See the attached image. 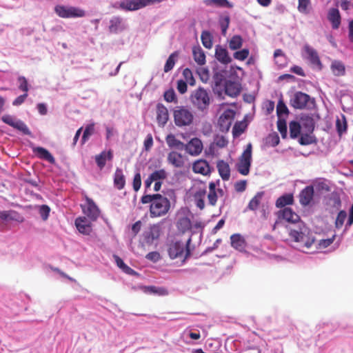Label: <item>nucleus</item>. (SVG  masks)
I'll list each match as a JSON object with an SVG mask.
<instances>
[{
    "mask_svg": "<svg viewBox=\"0 0 353 353\" xmlns=\"http://www.w3.org/2000/svg\"><path fill=\"white\" fill-rule=\"evenodd\" d=\"M141 202L143 204L150 203V216L152 219L165 216L170 209V200L160 194L143 195Z\"/></svg>",
    "mask_w": 353,
    "mask_h": 353,
    "instance_id": "f257e3e1",
    "label": "nucleus"
},
{
    "mask_svg": "<svg viewBox=\"0 0 353 353\" xmlns=\"http://www.w3.org/2000/svg\"><path fill=\"white\" fill-rule=\"evenodd\" d=\"M290 236L296 243L301 250L309 252L310 250L315 245V239L310 229L305 225L299 227L298 230H292Z\"/></svg>",
    "mask_w": 353,
    "mask_h": 353,
    "instance_id": "f03ea898",
    "label": "nucleus"
},
{
    "mask_svg": "<svg viewBox=\"0 0 353 353\" xmlns=\"http://www.w3.org/2000/svg\"><path fill=\"white\" fill-rule=\"evenodd\" d=\"M190 101L194 108L201 112L208 110L210 103L209 94L202 87H199L191 92Z\"/></svg>",
    "mask_w": 353,
    "mask_h": 353,
    "instance_id": "7ed1b4c3",
    "label": "nucleus"
},
{
    "mask_svg": "<svg viewBox=\"0 0 353 353\" xmlns=\"http://www.w3.org/2000/svg\"><path fill=\"white\" fill-rule=\"evenodd\" d=\"M191 239L190 238L186 243L185 246L180 241H172L168 245V253L169 256L172 259H183L185 261L190 255L189 245Z\"/></svg>",
    "mask_w": 353,
    "mask_h": 353,
    "instance_id": "20e7f679",
    "label": "nucleus"
},
{
    "mask_svg": "<svg viewBox=\"0 0 353 353\" xmlns=\"http://www.w3.org/2000/svg\"><path fill=\"white\" fill-rule=\"evenodd\" d=\"M162 228L160 223L150 225V227L144 230L141 235L139 243L142 247L145 245H152L154 241H157L161 234Z\"/></svg>",
    "mask_w": 353,
    "mask_h": 353,
    "instance_id": "39448f33",
    "label": "nucleus"
},
{
    "mask_svg": "<svg viewBox=\"0 0 353 353\" xmlns=\"http://www.w3.org/2000/svg\"><path fill=\"white\" fill-rule=\"evenodd\" d=\"M174 123L178 127L190 125L194 119L192 112L186 107L177 106L173 112Z\"/></svg>",
    "mask_w": 353,
    "mask_h": 353,
    "instance_id": "423d86ee",
    "label": "nucleus"
},
{
    "mask_svg": "<svg viewBox=\"0 0 353 353\" xmlns=\"http://www.w3.org/2000/svg\"><path fill=\"white\" fill-rule=\"evenodd\" d=\"M276 216L277 219L273 225V230L275 229L276 225L281 223L283 221L289 223H296L301 219L299 215L290 207L279 210L276 212Z\"/></svg>",
    "mask_w": 353,
    "mask_h": 353,
    "instance_id": "0eeeda50",
    "label": "nucleus"
},
{
    "mask_svg": "<svg viewBox=\"0 0 353 353\" xmlns=\"http://www.w3.org/2000/svg\"><path fill=\"white\" fill-rule=\"evenodd\" d=\"M252 144L248 143L245 150L241 154L239 162L237 164V170L242 175L245 176L249 174L252 160Z\"/></svg>",
    "mask_w": 353,
    "mask_h": 353,
    "instance_id": "6e6552de",
    "label": "nucleus"
},
{
    "mask_svg": "<svg viewBox=\"0 0 353 353\" xmlns=\"http://www.w3.org/2000/svg\"><path fill=\"white\" fill-rule=\"evenodd\" d=\"M54 11L61 18L83 17L85 15L83 10L73 6H57Z\"/></svg>",
    "mask_w": 353,
    "mask_h": 353,
    "instance_id": "1a4fd4ad",
    "label": "nucleus"
},
{
    "mask_svg": "<svg viewBox=\"0 0 353 353\" xmlns=\"http://www.w3.org/2000/svg\"><path fill=\"white\" fill-rule=\"evenodd\" d=\"M85 203L81 205L82 212L89 219L94 221L99 216L100 210L94 201L87 195H85Z\"/></svg>",
    "mask_w": 353,
    "mask_h": 353,
    "instance_id": "9d476101",
    "label": "nucleus"
},
{
    "mask_svg": "<svg viewBox=\"0 0 353 353\" xmlns=\"http://www.w3.org/2000/svg\"><path fill=\"white\" fill-rule=\"evenodd\" d=\"M311 101L310 97L302 92H297L290 100V105L296 109H304Z\"/></svg>",
    "mask_w": 353,
    "mask_h": 353,
    "instance_id": "9b49d317",
    "label": "nucleus"
},
{
    "mask_svg": "<svg viewBox=\"0 0 353 353\" xmlns=\"http://www.w3.org/2000/svg\"><path fill=\"white\" fill-rule=\"evenodd\" d=\"M234 117V112L231 110H225L218 120V125L221 132H228L230 128Z\"/></svg>",
    "mask_w": 353,
    "mask_h": 353,
    "instance_id": "f8f14e48",
    "label": "nucleus"
},
{
    "mask_svg": "<svg viewBox=\"0 0 353 353\" xmlns=\"http://www.w3.org/2000/svg\"><path fill=\"white\" fill-rule=\"evenodd\" d=\"M224 191L221 188H216V185L214 182L209 183V192L208 194V202L211 206H215L219 196H223Z\"/></svg>",
    "mask_w": 353,
    "mask_h": 353,
    "instance_id": "ddd939ff",
    "label": "nucleus"
},
{
    "mask_svg": "<svg viewBox=\"0 0 353 353\" xmlns=\"http://www.w3.org/2000/svg\"><path fill=\"white\" fill-rule=\"evenodd\" d=\"M2 121L5 123L23 132L25 134H30L29 128L23 121H17L13 117L10 115L6 114L3 116Z\"/></svg>",
    "mask_w": 353,
    "mask_h": 353,
    "instance_id": "4468645a",
    "label": "nucleus"
},
{
    "mask_svg": "<svg viewBox=\"0 0 353 353\" xmlns=\"http://www.w3.org/2000/svg\"><path fill=\"white\" fill-rule=\"evenodd\" d=\"M203 143L198 138L192 139L187 144H185L184 149L192 156L200 154L203 150Z\"/></svg>",
    "mask_w": 353,
    "mask_h": 353,
    "instance_id": "2eb2a0df",
    "label": "nucleus"
},
{
    "mask_svg": "<svg viewBox=\"0 0 353 353\" xmlns=\"http://www.w3.org/2000/svg\"><path fill=\"white\" fill-rule=\"evenodd\" d=\"M75 225L79 232L85 235H89L92 230L91 220L85 216H79L75 220Z\"/></svg>",
    "mask_w": 353,
    "mask_h": 353,
    "instance_id": "dca6fc26",
    "label": "nucleus"
},
{
    "mask_svg": "<svg viewBox=\"0 0 353 353\" xmlns=\"http://www.w3.org/2000/svg\"><path fill=\"white\" fill-rule=\"evenodd\" d=\"M121 9L127 11L137 10L145 7L143 0H124L119 4Z\"/></svg>",
    "mask_w": 353,
    "mask_h": 353,
    "instance_id": "f3484780",
    "label": "nucleus"
},
{
    "mask_svg": "<svg viewBox=\"0 0 353 353\" xmlns=\"http://www.w3.org/2000/svg\"><path fill=\"white\" fill-rule=\"evenodd\" d=\"M314 192V188L312 185L307 186L303 189L299 195L301 205L304 207L308 205L313 199Z\"/></svg>",
    "mask_w": 353,
    "mask_h": 353,
    "instance_id": "a211bd4d",
    "label": "nucleus"
},
{
    "mask_svg": "<svg viewBox=\"0 0 353 353\" xmlns=\"http://www.w3.org/2000/svg\"><path fill=\"white\" fill-rule=\"evenodd\" d=\"M327 20L330 22L332 29L337 30L341 23V16L339 9L330 8L327 12Z\"/></svg>",
    "mask_w": 353,
    "mask_h": 353,
    "instance_id": "6ab92c4d",
    "label": "nucleus"
},
{
    "mask_svg": "<svg viewBox=\"0 0 353 353\" xmlns=\"http://www.w3.org/2000/svg\"><path fill=\"white\" fill-rule=\"evenodd\" d=\"M167 178V172L165 170L161 169L155 170L150 174L148 179L145 181V188H148L151 186L153 182L162 181Z\"/></svg>",
    "mask_w": 353,
    "mask_h": 353,
    "instance_id": "aec40b11",
    "label": "nucleus"
},
{
    "mask_svg": "<svg viewBox=\"0 0 353 353\" xmlns=\"http://www.w3.org/2000/svg\"><path fill=\"white\" fill-rule=\"evenodd\" d=\"M194 172L203 175H208L210 173V167L208 162L204 159L196 161L192 165Z\"/></svg>",
    "mask_w": 353,
    "mask_h": 353,
    "instance_id": "412c9836",
    "label": "nucleus"
},
{
    "mask_svg": "<svg viewBox=\"0 0 353 353\" xmlns=\"http://www.w3.org/2000/svg\"><path fill=\"white\" fill-rule=\"evenodd\" d=\"M206 189L205 188H198L193 194V199L196 206L201 210L205 208V198Z\"/></svg>",
    "mask_w": 353,
    "mask_h": 353,
    "instance_id": "4be33fe9",
    "label": "nucleus"
},
{
    "mask_svg": "<svg viewBox=\"0 0 353 353\" xmlns=\"http://www.w3.org/2000/svg\"><path fill=\"white\" fill-rule=\"evenodd\" d=\"M0 219L3 221H14L22 223L23 217L14 210L0 211Z\"/></svg>",
    "mask_w": 353,
    "mask_h": 353,
    "instance_id": "5701e85b",
    "label": "nucleus"
},
{
    "mask_svg": "<svg viewBox=\"0 0 353 353\" xmlns=\"http://www.w3.org/2000/svg\"><path fill=\"white\" fill-rule=\"evenodd\" d=\"M215 57L223 64H228L232 61L228 50L221 46H216L215 48Z\"/></svg>",
    "mask_w": 353,
    "mask_h": 353,
    "instance_id": "b1692460",
    "label": "nucleus"
},
{
    "mask_svg": "<svg viewBox=\"0 0 353 353\" xmlns=\"http://www.w3.org/2000/svg\"><path fill=\"white\" fill-rule=\"evenodd\" d=\"M241 89V84L237 82L232 81H228L225 82V92L230 97H235L238 96L240 94Z\"/></svg>",
    "mask_w": 353,
    "mask_h": 353,
    "instance_id": "393cba45",
    "label": "nucleus"
},
{
    "mask_svg": "<svg viewBox=\"0 0 353 353\" xmlns=\"http://www.w3.org/2000/svg\"><path fill=\"white\" fill-rule=\"evenodd\" d=\"M169 118L168 111L162 103L157 105V120L160 125H164Z\"/></svg>",
    "mask_w": 353,
    "mask_h": 353,
    "instance_id": "a878e982",
    "label": "nucleus"
},
{
    "mask_svg": "<svg viewBox=\"0 0 353 353\" xmlns=\"http://www.w3.org/2000/svg\"><path fill=\"white\" fill-rule=\"evenodd\" d=\"M113 159V153L111 150L101 152L99 154L95 156V161L97 166L102 169L104 168L106 163V161H112Z\"/></svg>",
    "mask_w": 353,
    "mask_h": 353,
    "instance_id": "bb28decb",
    "label": "nucleus"
},
{
    "mask_svg": "<svg viewBox=\"0 0 353 353\" xmlns=\"http://www.w3.org/2000/svg\"><path fill=\"white\" fill-rule=\"evenodd\" d=\"M219 175L223 181H228L230 176V169L228 163L223 160H219L216 163Z\"/></svg>",
    "mask_w": 353,
    "mask_h": 353,
    "instance_id": "cd10ccee",
    "label": "nucleus"
},
{
    "mask_svg": "<svg viewBox=\"0 0 353 353\" xmlns=\"http://www.w3.org/2000/svg\"><path fill=\"white\" fill-rule=\"evenodd\" d=\"M304 50L307 55V59L310 60V63L312 65H317L319 67L321 66V62L320 61L319 54L316 50H314L308 45H305L304 46Z\"/></svg>",
    "mask_w": 353,
    "mask_h": 353,
    "instance_id": "c85d7f7f",
    "label": "nucleus"
},
{
    "mask_svg": "<svg viewBox=\"0 0 353 353\" xmlns=\"http://www.w3.org/2000/svg\"><path fill=\"white\" fill-rule=\"evenodd\" d=\"M231 245L236 250L243 251L246 247V242L240 234H234L230 236Z\"/></svg>",
    "mask_w": 353,
    "mask_h": 353,
    "instance_id": "c756f323",
    "label": "nucleus"
},
{
    "mask_svg": "<svg viewBox=\"0 0 353 353\" xmlns=\"http://www.w3.org/2000/svg\"><path fill=\"white\" fill-rule=\"evenodd\" d=\"M294 196L292 194H285L279 196L275 203V205L278 208H287V205H290L294 203Z\"/></svg>",
    "mask_w": 353,
    "mask_h": 353,
    "instance_id": "7c9ffc66",
    "label": "nucleus"
},
{
    "mask_svg": "<svg viewBox=\"0 0 353 353\" xmlns=\"http://www.w3.org/2000/svg\"><path fill=\"white\" fill-rule=\"evenodd\" d=\"M168 161L176 168H182L184 165L183 156L176 152L172 151L168 154Z\"/></svg>",
    "mask_w": 353,
    "mask_h": 353,
    "instance_id": "2f4dec72",
    "label": "nucleus"
},
{
    "mask_svg": "<svg viewBox=\"0 0 353 353\" xmlns=\"http://www.w3.org/2000/svg\"><path fill=\"white\" fill-rule=\"evenodd\" d=\"M125 185V177L121 168H117L114 174V185L121 190L124 188Z\"/></svg>",
    "mask_w": 353,
    "mask_h": 353,
    "instance_id": "473e14b6",
    "label": "nucleus"
},
{
    "mask_svg": "<svg viewBox=\"0 0 353 353\" xmlns=\"http://www.w3.org/2000/svg\"><path fill=\"white\" fill-rule=\"evenodd\" d=\"M34 152L41 159L48 161L50 163H54L55 159L50 152L44 148L37 147L33 150Z\"/></svg>",
    "mask_w": 353,
    "mask_h": 353,
    "instance_id": "72a5a7b5",
    "label": "nucleus"
},
{
    "mask_svg": "<svg viewBox=\"0 0 353 353\" xmlns=\"http://www.w3.org/2000/svg\"><path fill=\"white\" fill-rule=\"evenodd\" d=\"M125 29L122 19L119 17H113L110 21L109 30L112 33H117Z\"/></svg>",
    "mask_w": 353,
    "mask_h": 353,
    "instance_id": "f704fd0d",
    "label": "nucleus"
},
{
    "mask_svg": "<svg viewBox=\"0 0 353 353\" xmlns=\"http://www.w3.org/2000/svg\"><path fill=\"white\" fill-rule=\"evenodd\" d=\"M193 58L199 65L205 64V54L200 46L194 47L192 49Z\"/></svg>",
    "mask_w": 353,
    "mask_h": 353,
    "instance_id": "c9c22d12",
    "label": "nucleus"
},
{
    "mask_svg": "<svg viewBox=\"0 0 353 353\" xmlns=\"http://www.w3.org/2000/svg\"><path fill=\"white\" fill-rule=\"evenodd\" d=\"M301 128H303L306 132L312 133L314 130V119L309 116L302 117L301 120Z\"/></svg>",
    "mask_w": 353,
    "mask_h": 353,
    "instance_id": "e433bc0d",
    "label": "nucleus"
},
{
    "mask_svg": "<svg viewBox=\"0 0 353 353\" xmlns=\"http://www.w3.org/2000/svg\"><path fill=\"white\" fill-rule=\"evenodd\" d=\"M168 145L171 148H176L179 150L184 149L185 144L181 141L176 139L174 134H170L165 138Z\"/></svg>",
    "mask_w": 353,
    "mask_h": 353,
    "instance_id": "4c0bfd02",
    "label": "nucleus"
},
{
    "mask_svg": "<svg viewBox=\"0 0 353 353\" xmlns=\"http://www.w3.org/2000/svg\"><path fill=\"white\" fill-rule=\"evenodd\" d=\"M336 129L339 137H341L342 135L347 132V123L345 119V117L342 114L341 118H337L336 120Z\"/></svg>",
    "mask_w": 353,
    "mask_h": 353,
    "instance_id": "58836bf2",
    "label": "nucleus"
},
{
    "mask_svg": "<svg viewBox=\"0 0 353 353\" xmlns=\"http://www.w3.org/2000/svg\"><path fill=\"white\" fill-rule=\"evenodd\" d=\"M177 228L183 233L190 230L192 228V223L189 218L181 217L177 222Z\"/></svg>",
    "mask_w": 353,
    "mask_h": 353,
    "instance_id": "ea45409f",
    "label": "nucleus"
},
{
    "mask_svg": "<svg viewBox=\"0 0 353 353\" xmlns=\"http://www.w3.org/2000/svg\"><path fill=\"white\" fill-rule=\"evenodd\" d=\"M290 135L292 139L297 138L301 133V125L297 121H291L289 124Z\"/></svg>",
    "mask_w": 353,
    "mask_h": 353,
    "instance_id": "a19ab883",
    "label": "nucleus"
},
{
    "mask_svg": "<svg viewBox=\"0 0 353 353\" xmlns=\"http://www.w3.org/2000/svg\"><path fill=\"white\" fill-rule=\"evenodd\" d=\"M316 137L312 133L306 132L302 134L299 138V142L302 145H310L316 143Z\"/></svg>",
    "mask_w": 353,
    "mask_h": 353,
    "instance_id": "79ce46f5",
    "label": "nucleus"
},
{
    "mask_svg": "<svg viewBox=\"0 0 353 353\" xmlns=\"http://www.w3.org/2000/svg\"><path fill=\"white\" fill-rule=\"evenodd\" d=\"M179 53L177 52H174L172 53L168 59H167L165 64L164 65V72H168L172 70L175 65L176 58L178 57Z\"/></svg>",
    "mask_w": 353,
    "mask_h": 353,
    "instance_id": "37998d69",
    "label": "nucleus"
},
{
    "mask_svg": "<svg viewBox=\"0 0 353 353\" xmlns=\"http://www.w3.org/2000/svg\"><path fill=\"white\" fill-rule=\"evenodd\" d=\"M263 194V192H258L249 202L248 208L250 210H256L259 206Z\"/></svg>",
    "mask_w": 353,
    "mask_h": 353,
    "instance_id": "c03bdc74",
    "label": "nucleus"
},
{
    "mask_svg": "<svg viewBox=\"0 0 353 353\" xmlns=\"http://www.w3.org/2000/svg\"><path fill=\"white\" fill-rule=\"evenodd\" d=\"M242 45L243 39L242 37L239 35L233 36L229 42V47L231 50H233L241 48Z\"/></svg>",
    "mask_w": 353,
    "mask_h": 353,
    "instance_id": "a18cd8bd",
    "label": "nucleus"
},
{
    "mask_svg": "<svg viewBox=\"0 0 353 353\" xmlns=\"http://www.w3.org/2000/svg\"><path fill=\"white\" fill-rule=\"evenodd\" d=\"M201 39L203 46L208 49L212 47V37L211 34L208 31H203L201 33Z\"/></svg>",
    "mask_w": 353,
    "mask_h": 353,
    "instance_id": "49530a36",
    "label": "nucleus"
},
{
    "mask_svg": "<svg viewBox=\"0 0 353 353\" xmlns=\"http://www.w3.org/2000/svg\"><path fill=\"white\" fill-rule=\"evenodd\" d=\"M333 73L336 76H342L345 74V66L340 61H334L331 65Z\"/></svg>",
    "mask_w": 353,
    "mask_h": 353,
    "instance_id": "de8ad7c7",
    "label": "nucleus"
},
{
    "mask_svg": "<svg viewBox=\"0 0 353 353\" xmlns=\"http://www.w3.org/2000/svg\"><path fill=\"white\" fill-rule=\"evenodd\" d=\"M144 292L148 294H154L158 295H166L168 294V291L165 288H157L155 286H148L144 288Z\"/></svg>",
    "mask_w": 353,
    "mask_h": 353,
    "instance_id": "09e8293b",
    "label": "nucleus"
},
{
    "mask_svg": "<svg viewBox=\"0 0 353 353\" xmlns=\"http://www.w3.org/2000/svg\"><path fill=\"white\" fill-rule=\"evenodd\" d=\"M207 6L214 5L217 7L232 8V5L228 0H205Z\"/></svg>",
    "mask_w": 353,
    "mask_h": 353,
    "instance_id": "8fccbe9b",
    "label": "nucleus"
},
{
    "mask_svg": "<svg viewBox=\"0 0 353 353\" xmlns=\"http://www.w3.org/2000/svg\"><path fill=\"white\" fill-rule=\"evenodd\" d=\"M94 132V124H89L85 128V130L83 132V136H82V138H81V144H84L87 141L88 139L90 138V137L93 134Z\"/></svg>",
    "mask_w": 353,
    "mask_h": 353,
    "instance_id": "3c124183",
    "label": "nucleus"
},
{
    "mask_svg": "<svg viewBox=\"0 0 353 353\" xmlns=\"http://www.w3.org/2000/svg\"><path fill=\"white\" fill-rule=\"evenodd\" d=\"M183 76L184 77L186 83H188L192 86L195 85V79L190 69H184L183 71Z\"/></svg>",
    "mask_w": 353,
    "mask_h": 353,
    "instance_id": "603ef678",
    "label": "nucleus"
},
{
    "mask_svg": "<svg viewBox=\"0 0 353 353\" xmlns=\"http://www.w3.org/2000/svg\"><path fill=\"white\" fill-rule=\"evenodd\" d=\"M346 217H347L346 212L344 210H341L339 212V214L336 216V221H335L336 228H341L343 225V223L345 222Z\"/></svg>",
    "mask_w": 353,
    "mask_h": 353,
    "instance_id": "864d4df0",
    "label": "nucleus"
},
{
    "mask_svg": "<svg viewBox=\"0 0 353 353\" xmlns=\"http://www.w3.org/2000/svg\"><path fill=\"white\" fill-rule=\"evenodd\" d=\"M250 54V51L247 48H244L241 50L236 51L234 53L233 56L235 59L239 60V61H244L246 59Z\"/></svg>",
    "mask_w": 353,
    "mask_h": 353,
    "instance_id": "5fc2aeb1",
    "label": "nucleus"
},
{
    "mask_svg": "<svg viewBox=\"0 0 353 353\" xmlns=\"http://www.w3.org/2000/svg\"><path fill=\"white\" fill-rule=\"evenodd\" d=\"M310 6V0H299L298 10L303 14L309 12L308 7Z\"/></svg>",
    "mask_w": 353,
    "mask_h": 353,
    "instance_id": "6e6d98bb",
    "label": "nucleus"
},
{
    "mask_svg": "<svg viewBox=\"0 0 353 353\" xmlns=\"http://www.w3.org/2000/svg\"><path fill=\"white\" fill-rule=\"evenodd\" d=\"M163 97L164 99L168 103L177 101L175 92L172 88L166 90L164 92Z\"/></svg>",
    "mask_w": 353,
    "mask_h": 353,
    "instance_id": "4d7b16f0",
    "label": "nucleus"
},
{
    "mask_svg": "<svg viewBox=\"0 0 353 353\" xmlns=\"http://www.w3.org/2000/svg\"><path fill=\"white\" fill-rule=\"evenodd\" d=\"M276 112L279 117H281L283 114H288L289 113L288 109L285 104V103L280 100L278 102L277 106H276Z\"/></svg>",
    "mask_w": 353,
    "mask_h": 353,
    "instance_id": "13d9d810",
    "label": "nucleus"
},
{
    "mask_svg": "<svg viewBox=\"0 0 353 353\" xmlns=\"http://www.w3.org/2000/svg\"><path fill=\"white\" fill-rule=\"evenodd\" d=\"M334 238H335V236H332V238H328V239H321L320 240L317 245H316V248H318V249H322V248H327L328 246H330L334 241Z\"/></svg>",
    "mask_w": 353,
    "mask_h": 353,
    "instance_id": "bf43d9fd",
    "label": "nucleus"
},
{
    "mask_svg": "<svg viewBox=\"0 0 353 353\" xmlns=\"http://www.w3.org/2000/svg\"><path fill=\"white\" fill-rule=\"evenodd\" d=\"M277 128L283 138L287 137V125L284 120L279 119L277 121Z\"/></svg>",
    "mask_w": 353,
    "mask_h": 353,
    "instance_id": "052dcab7",
    "label": "nucleus"
},
{
    "mask_svg": "<svg viewBox=\"0 0 353 353\" xmlns=\"http://www.w3.org/2000/svg\"><path fill=\"white\" fill-rule=\"evenodd\" d=\"M132 186L135 192H137L140 189L141 186V176L140 172H137L134 174Z\"/></svg>",
    "mask_w": 353,
    "mask_h": 353,
    "instance_id": "680f3d73",
    "label": "nucleus"
},
{
    "mask_svg": "<svg viewBox=\"0 0 353 353\" xmlns=\"http://www.w3.org/2000/svg\"><path fill=\"white\" fill-rule=\"evenodd\" d=\"M18 81L19 82V88L21 90L25 92V93H27L28 91V85L27 79L24 77H19L18 78Z\"/></svg>",
    "mask_w": 353,
    "mask_h": 353,
    "instance_id": "e2e57ef3",
    "label": "nucleus"
},
{
    "mask_svg": "<svg viewBox=\"0 0 353 353\" xmlns=\"http://www.w3.org/2000/svg\"><path fill=\"white\" fill-rule=\"evenodd\" d=\"M50 209L46 205H42L39 208V214L43 220H46L48 218Z\"/></svg>",
    "mask_w": 353,
    "mask_h": 353,
    "instance_id": "0e129e2a",
    "label": "nucleus"
},
{
    "mask_svg": "<svg viewBox=\"0 0 353 353\" xmlns=\"http://www.w3.org/2000/svg\"><path fill=\"white\" fill-rule=\"evenodd\" d=\"M145 258L154 263L157 262L161 259V255L158 252L154 251L150 252L148 254H146Z\"/></svg>",
    "mask_w": 353,
    "mask_h": 353,
    "instance_id": "69168bd1",
    "label": "nucleus"
},
{
    "mask_svg": "<svg viewBox=\"0 0 353 353\" xmlns=\"http://www.w3.org/2000/svg\"><path fill=\"white\" fill-rule=\"evenodd\" d=\"M177 90L181 94H184L187 92L188 85L185 81L180 79L177 81Z\"/></svg>",
    "mask_w": 353,
    "mask_h": 353,
    "instance_id": "338daca9",
    "label": "nucleus"
},
{
    "mask_svg": "<svg viewBox=\"0 0 353 353\" xmlns=\"http://www.w3.org/2000/svg\"><path fill=\"white\" fill-rule=\"evenodd\" d=\"M196 72L202 81L206 82L208 80L209 73L208 69L201 68L198 69Z\"/></svg>",
    "mask_w": 353,
    "mask_h": 353,
    "instance_id": "774afa93",
    "label": "nucleus"
}]
</instances>
